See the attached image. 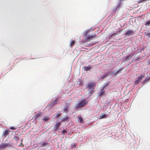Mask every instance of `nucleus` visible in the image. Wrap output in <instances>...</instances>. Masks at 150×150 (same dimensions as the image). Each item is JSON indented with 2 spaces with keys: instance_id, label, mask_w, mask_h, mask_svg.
Instances as JSON below:
<instances>
[{
  "instance_id": "f257e3e1",
  "label": "nucleus",
  "mask_w": 150,
  "mask_h": 150,
  "mask_svg": "<svg viewBox=\"0 0 150 150\" xmlns=\"http://www.w3.org/2000/svg\"><path fill=\"white\" fill-rule=\"evenodd\" d=\"M88 101L86 99L81 100L75 106L76 109L81 108L84 107V106L88 104Z\"/></svg>"
},
{
  "instance_id": "f03ea898",
  "label": "nucleus",
  "mask_w": 150,
  "mask_h": 150,
  "mask_svg": "<svg viewBox=\"0 0 150 150\" xmlns=\"http://www.w3.org/2000/svg\"><path fill=\"white\" fill-rule=\"evenodd\" d=\"M144 74H144V75H143L142 74H141L140 76L137 79V80L135 81L134 84L136 85L138 84L139 82L143 78L144 76Z\"/></svg>"
},
{
  "instance_id": "7ed1b4c3",
  "label": "nucleus",
  "mask_w": 150,
  "mask_h": 150,
  "mask_svg": "<svg viewBox=\"0 0 150 150\" xmlns=\"http://www.w3.org/2000/svg\"><path fill=\"white\" fill-rule=\"evenodd\" d=\"M96 86V84L95 83L91 82L88 84L87 87L89 89H93Z\"/></svg>"
},
{
  "instance_id": "20e7f679",
  "label": "nucleus",
  "mask_w": 150,
  "mask_h": 150,
  "mask_svg": "<svg viewBox=\"0 0 150 150\" xmlns=\"http://www.w3.org/2000/svg\"><path fill=\"white\" fill-rule=\"evenodd\" d=\"M11 145L8 143H1L0 145V148H6L7 147L11 146Z\"/></svg>"
},
{
  "instance_id": "39448f33",
  "label": "nucleus",
  "mask_w": 150,
  "mask_h": 150,
  "mask_svg": "<svg viewBox=\"0 0 150 150\" xmlns=\"http://www.w3.org/2000/svg\"><path fill=\"white\" fill-rule=\"evenodd\" d=\"M61 124V123L60 122H58L55 124L54 128V131H57L58 129L60 126Z\"/></svg>"
},
{
  "instance_id": "423d86ee",
  "label": "nucleus",
  "mask_w": 150,
  "mask_h": 150,
  "mask_svg": "<svg viewBox=\"0 0 150 150\" xmlns=\"http://www.w3.org/2000/svg\"><path fill=\"white\" fill-rule=\"evenodd\" d=\"M10 131L8 129H6L3 132L2 135L4 138H6L7 136L8 135Z\"/></svg>"
},
{
  "instance_id": "0eeeda50",
  "label": "nucleus",
  "mask_w": 150,
  "mask_h": 150,
  "mask_svg": "<svg viewBox=\"0 0 150 150\" xmlns=\"http://www.w3.org/2000/svg\"><path fill=\"white\" fill-rule=\"evenodd\" d=\"M96 35V34H94L92 35H89L88 36H87L86 38V39L87 41H88L89 40H92V38H93L95 37Z\"/></svg>"
},
{
  "instance_id": "6e6552de",
  "label": "nucleus",
  "mask_w": 150,
  "mask_h": 150,
  "mask_svg": "<svg viewBox=\"0 0 150 150\" xmlns=\"http://www.w3.org/2000/svg\"><path fill=\"white\" fill-rule=\"evenodd\" d=\"M123 68H122L120 69L119 70L117 71V72H115V71H113L112 73V74H113L114 76H116L118 74L120 73L122 71L123 69Z\"/></svg>"
},
{
  "instance_id": "1a4fd4ad",
  "label": "nucleus",
  "mask_w": 150,
  "mask_h": 150,
  "mask_svg": "<svg viewBox=\"0 0 150 150\" xmlns=\"http://www.w3.org/2000/svg\"><path fill=\"white\" fill-rule=\"evenodd\" d=\"M57 99L54 100L51 104L49 105L50 107H53L57 104Z\"/></svg>"
},
{
  "instance_id": "9d476101",
  "label": "nucleus",
  "mask_w": 150,
  "mask_h": 150,
  "mask_svg": "<svg viewBox=\"0 0 150 150\" xmlns=\"http://www.w3.org/2000/svg\"><path fill=\"white\" fill-rule=\"evenodd\" d=\"M133 34H134V31L132 30H128L126 32L125 35H126L130 36Z\"/></svg>"
},
{
  "instance_id": "9b49d317",
  "label": "nucleus",
  "mask_w": 150,
  "mask_h": 150,
  "mask_svg": "<svg viewBox=\"0 0 150 150\" xmlns=\"http://www.w3.org/2000/svg\"><path fill=\"white\" fill-rule=\"evenodd\" d=\"M92 68V67H91L89 65L88 66H84L83 67V69L84 70L86 71H87L90 70Z\"/></svg>"
},
{
  "instance_id": "f8f14e48",
  "label": "nucleus",
  "mask_w": 150,
  "mask_h": 150,
  "mask_svg": "<svg viewBox=\"0 0 150 150\" xmlns=\"http://www.w3.org/2000/svg\"><path fill=\"white\" fill-rule=\"evenodd\" d=\"M118 33H113L109 37V39H111L114 37H115V36L117 35H118Z\"/></svg>"
},
{
  "instance_id": "ddd939ff",
  "label": "nucleus",
  "mask_w": 150,
  "mask_h": 150,
  "mask_svg": "<svg viewBox=\"0 0 150 150\" xmlns=\"http://www.w3.org/2000/svg\"><path fill=\"white\" fill-rule=\"evenodd\" d=\"M41 114L38 113L34 116V117L36 119H38L40 117H41Z\"/></svg>"
},
{
  "instance_id": "4468645a",
  "label": "nucleus",
  "mask_w": 150,
  "mask_h": 150,
  "mask_svg": "<svg viewBox=\"0 0 150 150\" xmlns=\"http://www.w3.org/2000/svg\"><path fill=\"white\" fill-rule=\"evenodd\" d=\"M107 115L105 114L100 115L99 116V118L100 119L106 118Z\"/></svg>"
},
{
  "instance_id": "2eb2a0df",
  "label": "nucleus",
  "mask_w": 150,
  "mask_h": 150,
  "mask_svg": "<svg viewBox=\"0 0 150 150\" xmlns=\"http://www.w3.org/2000/svg\"><path fill=\"white\" fill-rule=\"evenodd\" d=\"M78 119V121L80 123H82L83 122V119L81 117H77Z\"/></svg>"
},
{
  "instance_id": "dca6fc26",
  "label": "nucleus",
  "mask_w": 150,
  "mask_h": 150,
  "mask_svg": "<svg viewBox=\"0 0 150 150\" xmlns=\"http://www.w3.org/2000/svg\"><path fill=\"white\" fill-rule=\"evenodd\" d=\"M121 5V2H120L117 6H115L114 8V11H116V10H117V9L118 7L119 6H120Z\"/></svg>"
},
{
  "instance_id": "f3484780",
  "label": "nucleus",
  "mask_w": 150,
  "mask_h": 150,
  "mask_svg": "<svg viewBox=\"0 0 150 150\" xmlns=\"http://www.w3.org/2000/svg\"><path fill=\"white\" fill-rule=\"evenodd\" d=\"M104 87L103 88L101 91L100 92V96H101L104 93V92H105V91L104 90Z\"/></svg>"
},
{
  "instance_id": "a211bd4d",
  "label": "nucleus",
  "mask_w": 150,
  "mask_h": 150,
  "mask_svg": "<svg viewBox=\"0 0 150 150\" xmlns=\"http://www.w3.org/2000/svg\"><path fill=\"white\" fill-rule=\"evenodd\" d=\"M131 57L130 55H128L126 57L125 59L127 60H129L131 59Z\"/></svg>"
},
{
  "instance_id": "6ab92c4d",
  "label": "nucleus",
  "mask_w": 150,
  "mask_h": 150,
  "mask_svg": "<svg viewBox=\"0 0 150 150\" xmlns=\"http://www.w3.org/2000/svg\"><path fill=\"white\" fill-rule=\"evenodd\" d=\"M48 144V143L47 142H45L43 143L40 146V147H44L45 146V145Z\"/></svg>"
},
{
  "instance_id": "aec40b11",
  "label": "nucleus",
  "mask_w": 150,
  "mask_h": 150,
  "mask_svg": "<svg viewBox=\"0 0 150 150\" xmlns=\"http://www.w3.org/2000/svg\"><path fill=\"white\" fill-rule=\"evenodd\" d=\"M146 1V0H138L137 1L138 3L139 4L142 3H144L145 1Z\"/></svg>"
},
{
  "instance_id": "412c9836",
  "label": "nucleus",
  "mask_w": 150,
  "mask_h": 150,
  "mask_svg": "<svg viewBox=\"0 0 150 150\" xmlns=\"http://www.w3.org/2000/svg\"><path fill=\"white\" fill-rule=\"evenodd\" d=\"M69 108V107L67 106L64 108V110L65 112H68V110Z\"/></svg>"
},
{
  "instance_id": "4be33fe9",
  "label": "nucleus",
  "mask_w": 150,
  "mask_h": 150,
  "mask_svg": "<svg viewBox=\"0 0 150 150\" xmlns=\"http://www.w3.org/2000/svg\"><path fill=\"white\" fill-rule=\"evenodd\" d=\"M71 146L72 147V148L73 149L74 147H75L76 146V144L75 143H74L72 144L71 145Z\"/></svg>"
},
{
  "instance_id": "5701e85b",
  "label": "nucleus",
  "mask_w": 150,
  "mask_h": 150,
  "mask_svg": "<svg viewBox=\"0 0 150 150\" xmlns=\"http://www.w3.org/2000/svg\"><path fill=\"white\" fill-rule=\"evenodd\" d=\"M146 35L149 37L150 38V33L147 32L145 34Z\"/></svg>"
},
{
  "instance_id": "b1692460",
  "label": "nucleus",
  "mask_w": 150,
  "mask_h": 150,
  "mask_svg": "<svg viewBox=\"0 0 150 150\" xmlns=\"http://www.w3.org/2000/svg\"><path fill=\"white\" fill-rule=\"evenodd\" d=\"M13 139L16 140H19V137L17 136L14 137Z\"/></svg>"
},
{
  "instance_id": "393cba45",
  "label": "nucleus",
  "mask_w": 150,
  "mask_h": 150,
  "mask_svg": "<svg viewBox=\"0 0 150 150\" xmlns=\"http://www.w3.org/2000/svg\"><path fill=\"white\" fill-rule=\"evenodd\" d=\"M75 43V42L74 41H72L70 43V46H72L74 45Z\"/></svg>"
},
{
  "instance_id": "a878e982",
  "label": "nucleus",
  "mask_w": 150,
  "mask_h": 150,
  "mask_svg": "<svg viewBox=\"0 0 150 150\" xmlns=\"http://www.w3.org/2000/svg\"><path fill=\"white\" fill-rule=\"evenodd\" d=\"M61 113H57L55 117L57 118L59 117L61 115Z\"/></svg>"
},
{
  "instance_id": "bb28decb",
  "label": "nucleus",
  "mask_w": 150,
  "mask_h": 150,
  "mask_svg": "<svg viewBox=\"0 0 150 150\" xmlns=\"http://www.w3.org/2000/svg\"><path fill=\"white\" fill-rule=\"evenodd\" d=\"M43 120L44 121H46L48 120H49V118L48 117H45Z\"/></svg>"
},
{
  "instance_id": "cd10ccee",
  "label": "nucleus",
  "mask_w": 150,
  "mask_h": 150,
  "mask_svg": "<svg viewBox=\"0 0 150 150\" xmlns=\"http://www.w3.org/2000/svg\"><path fill=\"white\" fill-rule=\"evenodd\" d=\"M10 129L12 130H15L16 128L14 127H10Z\"/></svg>"
},
{
  "instance_id": "c85d7f7f",
  "label": "nucleus",
  "mask_w": 150,
  "mask_h": 150,
  "mask_svg": "<svg viewBox=\"0 0 150 150\" xmlns=\"http://www.w3.org/2000/svg\"><path fill=\"white\" fill-rule=\"evenodd\" d=\"M141 59V58L140 57H139L138 58L136 59L135 60L136 61H139V60H140Z\"/></svg>"
},
{
  "instance_id": "c756f323",
  "label": "nucleus",
  "mask_w": 150,
  "mask_h": 150,
  "mask_svg": "<svg viewBox=\"0 0 150 150\" xmlns=\"http://www.w3.org/2000/svg\"><path fill=\"white\" fill-rule=\"evenodd\" d=\"M62 132L64 134V133H66L67 132L66 130L65 129H64L63 131H62ZM63 135H64V134H63Z\"/></svg>"
},
{
  "instance_id": "7c9ffc66",
  "label": "nucleus",
  "mask_w": 150,
  "mask_h": 150,
  "mask_svg": "<svg viewBox=\"0 0 150 150\" xmlns=\"http://www.w3.org/2000/svg\"><path fill=\"white\" fill-rule=\"evenodd\" d=\"M19 146L20 147H23L24 146V145L22 143H21V144H20Z\"/></svg>"
},
{
  "instance_id": "2f4dec72",
  "label": "nucleus",
  "mask_w": 150,
  "mask_h": 150,
  "mask_svg": "<svg viewBox=\"0 0 150 150\" xmlns=\"http://www.w3.org/2000/svg\"><path fill=\"white\" fill-rule=\"evenodd\" d=\"M150 24V21H149L147 22V23H146V25H149Z\"/></svg>"
},
{
  "instance_id": "473e14b6",
  "label": "nucleus",
  "mask_w": 150,
  "mask_h": 150,
  "mask_svg": "<svg viewBox=\"0 0 150 150\" xmlns=\"http://www.w3.org/2000/svg\"><path fill=\"white\" fill-rule=\"evenodd\" d=\"M88 31H87L84 34V35H86L88 33Z\"/></svg>"
},
{
  "instance_id": "72a5a7b5",
  "label": "nucleus",
  "mask_w": 150,
  "mask_h": 150,
  "mask_svg": "<svg viewBox=\"0 0 150 150\" xmlns=\"http://www.w3.org/2000/svg\"><path fill=\"white\" fill-rule=\"evenodd\" d=\"M78 82H79V85H80V84H83V83H82V82H81V81L80 80H79V81H78Z\"/></svg>"
},
{
  "instance_id": "f704fd0d",
  "label": "nucleus",
  "mask_w": 150,
  "mask_h": 150,
  "mask_svg": "<svg viewBox=\"0 0 150 150\" xmlns=\"http://www.w3.org/2000/svg\"><path fill=\"white\" fill-rule=\"evenodd\" d=\"M147 81V79H145L144 81V82H146Z\"/></svg>"
},
{
  "instance_id": "c9c22d12",
  "label": "nucleus",
  "mask_w": 150,
  "mask_h": 150,
  "mask_svg": "<svg viewBox=\"0 0 150 150\" xmlns=\"http://www.w3.org/2000/svg\"><path fill=\"white\" fill-rule=\"evenodd\" d=\"M21 142H22V141H23V139H22L21 140Z\"/></svg>"
},
{
  "instance_id": "e433bc0d",
  "label": "nucleus",
  "mask_w": 150,
  "mask_h": 150,
  "mask_svg": "<svg viewBox=\"0 0 150 150\" xmlns=\"http://www.w3.org/2000/svg\"><path fill=\"white\" fill-rule=\"evenodd\" d=\"M106 76V75H104V77L105 76Z\"/></svg>"
}]
</instances>
